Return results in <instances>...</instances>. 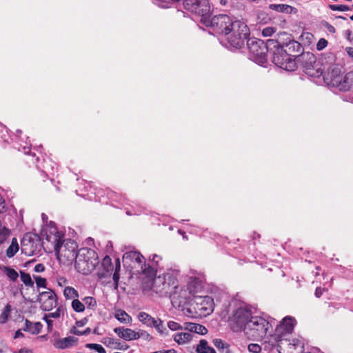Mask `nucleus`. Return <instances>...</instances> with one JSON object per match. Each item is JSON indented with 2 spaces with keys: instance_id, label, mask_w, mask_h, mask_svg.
Masks as SVG:
<instances>
[{
  "instance_id": "31",
  "label": "nucleus",
  "mask_w": 353,
  "mask_h": 353,
  "mask_svg": "<svg viewBox=\"0 0 353 353\" xmlns=\"http://www.w3.org/2000/svg\"><path fill=\"white\" fill-rule=\"evenodd\" d=\"M101 265L105 270H106L107 273L112 272L114 270L111 259L108 256L103 258Z\"/></svg>"
},
{
  "instance_id": "16",
  "label": "nucleus",
  "mask_w": 353,
  "mask_h": 353,
  "mask_svg": "<svg viewBox=\"0 0 353 353\" xmlns=\"http://www.w3.org/2000/svg\"><path fill=\"white\" fill-rule=\"evenodd\" d=\"M294 319L290 316L285 317L277 326L276 331L279 335H285L290 334L294 329Z\"/></svg>"
},
{
  "instance_id": "7",
  "label": "nucleus",
  "mask_w": 353,
  "mask_h": 353,
  "mask_svg": "<svg viewBox=\"0 0 353 353\" xmlns=\"http://www.w3.org/2000/svg\"><path fill=\"white\" fill-rule=\"evenodd\" d=\"M269 323L261 316H252L247 327H245V334L252 340L262 339L266 335Z\"/></svg>"
},
{
  "instance_id": "64",
  "label": "nucleus",
  "mask_w": 353,
  "mask_h": 353,
  "mask_svg": "<svg viewBox=\"0 0 353 353\" xmlns=\"http://www.w3.org/2000/svg\"><path fill=\"white\" fill-rule=\"evenodd\" d=\"M163 353H175V350L173 349L164 351Z\"/></svg>"
},
{
  "instance_id": "55",
  "label": "nucleus",
  "mask_w": 353,
  "mask_h": 353,
  "mask_svg": "<svg viewBox=\"0 0 353 353\" xmlns=\"http://www.w3.org/2000/svg\"><path fill=\"white\" fill-rule=\"evenodd\" d=\"M120 269H121V264H120V261L119 259H117L116 261H115V268H114V271H117V272H119L120 271Z\"/></svg>"
},
{
  "instance_id": "26",
  "label": "nucleus",
  "mask_w": 353,
  "mask_h": 353,
  "mask_svg": "<svg viewBox=\"0 0 353 353\" xmlns=\"http://www.w3.org/2000/svg\"><path fill=\"white\" fill-rule=\"evenodd\" d=\"M19 248L17 239L16 238H12L11 244L6 250L7 256L9 258L14 256L18 252Z\"/></svg>"
},
{
  "instance_id": "8",
  "label": "nucleus",
  "mask_w": 353,
  "mask_h": 353,
  "mask_svg": "<svg viewBox=\"0 0 353 353\" xmlns=\"http://www.w3.org/2000/svg\"><path fill=\"white\" fill-rule=\"evenodd\" d=\"M297 62L301 63L304 72L309 76L319 77L323 74L322 63L316 61L313 53L309 52L301 53Z\"/></svg>"
},
{
  "instance_id": "23",
  "label": "nucleus",
  "mask_w": 353,
  "mask_h": 353,
  "mask_svg": "<svg viewBox=\"0 0 353 353\" xmlns=\"http://www.w3.org/2000/svg\"><path fill=\"white\" fill-rule=\"evenodd\" d=\"M114 317L122 323H130L132 320V317L123 310H117Z\"/></svg>"
},
{
  "instance_id": "43",
  "label": "nucleus",
  "mask_w": 353,
  "mask_h": 353,
  "mask_svg": "<svg viewBox=\"0 0 353 353\" xmlns=\"http://www.w3.org/2000/svg\"><path fill=\"white\" fill-rule=\"evenodd\" d=\"M168 327L173 331L181 330L182 327L176 322L170 321L168 323Z\"/></svg>"
},
{
  "instance_id": "10",
  "label": "nucleus",
  "mask_w": 353,
  "mask_h": 353,
  "mask_svg": "<svg viewBox=\"0 0 353 353\" xmlns=\"http://www.w3.org/2000/svg\"><path fill=\"white\" fill-rule=\"evenodd\" d=\"M41 247V239L36 234L26 233L21 241V253L27 256L37 254Z\"/></svg>"
},
{
  "instance_id": "17",
  "label": "nucleus",
  "mask_w": 353,
  "mask_h": 353,
  "mask_svg": "<svg viewBox=\"0 0 353 353\" xmlns=\"http://www.w3.org/2000/svg\"><path fill=\"white\" fill-rule=\"evenodd\" d=\"M114 332L117 334L120 338H122L125 341H130L141 338V335L139 332H135L130 328L116 327L114 329Z\"/></svg>"
},
{
  "instance_id": "25",
  "label": "nucleus",
  "mask_w": 353,
  "mask_h": 353,
  "mask_svg": "<svg viewBox=\"0 0 353 353\" xmlns=\"http://www.w3.org/2000/svg\"><path fill=\"white\" fill-rule=\"evenodd\" d=\"M192 339V334L188 332L178 333L174 336V340L179 344H183Z\"/></svg>"
},
{
  "instance_id": "22",
  "label": "nucleus",
  "mask_w": 353,
  "mask_h": 353,
  "mask_svg": "<svg viewBox=\"0 0 353 353\" xmlns=\"http://www.w3.org/2000/svg\"><path fill=\"white\" fill-rule=\"evenodd\" d=\"M185 329L190 332H195L201 335H205L208 332V330L205 326L194 323H188Z\"/></svg>"
},
{
  "instance_id": "48",
  "label": "nucleus",
  "mask_w": 353,
  "mask_h": 353,
  "mask_svg": "<svg viewBox=\"0 0 353 353\" xmlns=\"http://www.w3.org/2000/svg\"><path fill=\"white\" fill-rule=\"evenodd\" d=\"M34 270L37 272H42L45 270V266L42 263H38L35 265Z\"/></svg>"
},
{
  "instance_id": "1",
  "label": "nucleus",
  "mask_w": 353,
  "mask_h": 353,
  "mask_svg": "<svg viewBox=\"0 0 353 353\" xmlns=\"http://www.w3.org/2000/svg\"><path fill=\"white\" fill-rule=\"evenodd\" d=\"M276 50L273 52V63L278 67L288 71H294L297 68L299 54L303 50L298 41L288 37V41L281 43L277 40Z\"/></svg>"
},
{
  "instance_id": "29",
  "label": "nucleus",
  "mask_w": 353,
  "mask_h": 353,
  "mask_svg": "<svg viewBox=\"0 0 353 353\" xmlns=\"http://www.w3.org/2000/svg\"><path fill=\"white\" fill-rule=\"evenodd\" d=\"M156 267L153 266L152 265H148V267H146V264L144 263V268L141 266L142 271L144 274H145L147 276L152 278L156 272Z\"/></svg>"
},
{
  "instance_id": "44",
  "label": "nucleus",
  "mask_w": 353,
  "mask_h": 353,
  "mask_svg": "<svg viewBox=\"0 0 353 353\" xmlns=\"http://www.w3.org/2000/svg\"><path fill=\"white\" fill-rule=\"evenodd\" d=\"M327 45V41L325 39H321L317 44H316V48L318 50H321L323 48H325Z\"/></svg>"
},
{
  "instance_id": "21",
  "label": "nucleus",
  "mask_w": 353,
  "mask_h": 353,
  "mask_svg": "<svg viewBox=\"0 0 353 353\" xmlns=\"http://www.w3.org/2000/svg\"><path fill=\"white\" fill-rule=\"evenodd\" d=\"M77 341V339L73 336H68L59 339L54 345L59 349H65L71 347L72 343Z\"/></svg>"
},
{
  "instance_id": "24",
  "label": "nucleus",
  "mask_w": 353,
  "mask_h": 353,
  "mask_svg": "<svg viewBox=\"0 0 353 353\" xmlns=\"http://www.w3.org/2000/svg\"><path fill=\"white\" fill-rule=\"evenodd\" d=\"M196 352L198 353H216L214 348L208 346L207 341L202 339L197 345Z\"/></svg>"
},
{
  "instance_id": "37",
  "label": "nucleus",
  "mask_w": 353,
  "mask_h": 353,
  "mask_svg": "<svg viewBox=\"0 0 353 353\" xmlns=\"http://www.w3.org/2000/svg\"><path fill=\"white\" fill-rule=\"evenodd\" d=\"M329 8L334 11H348L350 8L346 5H330Z\"/></svg>"
},
{
  "instance_id": "20",
  "label": "nucleus",
  "mask_w": 353,
  "mask_h": 353,
  "mask_svg": "<svg viewBox=\"0 0 353 353\" xmlns=\"http://www.w3.org/2000/svg\"><path fill=\"white\" fill-rule=\"evenodd\" d=\"M270 9L272 10H275L279 12H283V13H296L297 9L294 7H292L291 6L287 5V4H270L269 6Z\"/></svg>"
},
{
  "instance_id": "36",
  "label": "nucleus",
  "mask_w": 353,
  "mask_h": 353,
  "mask_svg": "<svg viewBox=\"0 0 353 353\" xmlns=\"http://www.w3.org/2000/svg\"><path fill=\"white\" fill-rule=\"evenodd\" d=\"M343 83L345 84V86H347L349 88H353V71L347 72L344 79Z\"/></svg>"
},
{
  "instance_id": "49",
  "label": "nucleus",
  "mask_w": 353,
  "mask_h": 353,
  "mask_svg": "<svg viewBox=\"0 0 353 353\" xmlns=\"http://www.w3.org/2000/svg\"><path fill=\"white\" fill-rule=\"evenodd\" d=\"M88 321V318L85 317L79 321H77L76 322V325L78 326V327H82L83 325H85Z\"/></svg>"
},
{
  "instance_id": "14",
  "label": "nucleus",
  "mask_w": 353,
  "mask_h": 353,
  "mask_svg": "<svg viewBox=\"0 0 353 353\" xmlns=\"http://www.w3.org/2000/svg\"><path fill=\"white\" fill-rule=\"evenodd\" d=\"M37 301L41 303L42 310L50 311L57 305L56 294L51 290L41 292L38 296Z\"/></svg>"
},
{
  "instance_id": "9",
  "label": "nucleus",
  "mask_w": 353,
  "mask_h": 353,
  "mask_svg": "<svg viewBox=\"0 0 353 353\" xmlns=\"http://www.w3.org/2000/svg\"><path fill=\"white\" fill-rule=\"evenodd\" d=\"M203 24L212 27L214 30L219 33L228 34L230 28H232L234 21L227 14H219L214 16L211 19H205Z\"/></svg>"
},
{
  "instance_id": "12",
  "label": "nucleus",
  "mask_w": 353,
  "mask_h": 353,
  "mask_svg": "<svg viewBox=\"0 0 353 353\" xmlns=\"http://www.w3.org/2000/svg\"><path fill=\"white\" fill-rule=\"evenodd\" d=\"M185 8L192 12L201 16V22L209 19L210 6L208 0H185Z\"/></svg>"
},
{
  "instance_id": "51",
  "label": "nucleus",
  "mask_w": 353,
  "mask_h": 353,
  "mask_svg": "<svg viewBox=\"0 0 353 353\" xmlns=\"http://www.w3.org/2000/svg\"><path fill=\"white\" fill-rule=\"evenodd\" d=\"M60 316V308H58L54 312L50 313L48 317L58 318Z\"/></svg>"
},
{
  "instance_id": "62",
  "label": "nucleus",
  "mask_w": 353,
  "mask_h": 353,
  "mask_svg": "<svg viewBox=\"0 0 353 353\" xmlns=\"http://www.w3.org/2000/svg\"><path fill=\"white\" fill-rule=\"evenodd\" d=\"M18 353H32L31 350L21 349Z\"/></svg>"
},
{
  "instance_id": "27",
  "label": "nucleus",
  "mask_w": 353,
  "mask_h": 353,
  "mask_svg": "<svg viewBox=\"0 0 353 353\" xmlns=\"http://www.w3.org/2000/svg\"><path fill=\"white\" fill-rule=\"evenodd\" d=\"M214 345L219 350H222L225 353H230L229 349V344L220 339H215L213 340Z\"/></svg>"
},
{
  "instance_id": "4",
  "label": "nucleus",
  "mask_w": 353,
  "mask_h": 353,
  "mask_svg": "<svg viewBox=\"0 0 353 353\" xmlns=\"http://www.w3.org/2000/svg\"><path fill=\"white\" fill-rule=\"evenodd\" d=\"M98 263L97 252L92 249L83 248L78 251L75 259V268L79 272L88 274L94 270Z\"/></svg>"
},
{
  "instance_id": "60",
  "label": "nucleus",
  "mask_w": 353,
  "mask_h": 353,
  "mask_svg": "<svg viewBox=\"0 0 353 353\" xmlns=\"http://www.w3.org/2000/svg\"><path fill=\"white\" fill-rule=\"evenodd\" d=\"M347 52L348 55L353 59V48H347Z\"/></svg>"
},
{
  "instance_id": "11",
  "label": "nucleus",
  "mask_w": 353,
  "mask_h": 353,
  "mask_svg": "<svg viewBox=\"0 0 353 353\" xmlns=\"http://www.w3.org/2000/svg\"><path fill=\"white\" fill-rule=\"evenodd\" d=\"M252 317L250 310L243 308H239L233 316L230 319L229 323L234 332H240L247 327L250 319Z\"/></svg>"
},
{
  "instance_id": "28",
  "label": "nucleus",
  "mask_w": 353,
  "mask_h": 353,
  "mask_svg": "<svg viewBox=\"0 0 353 353\" xmlns=\"http://www.w3.org/2000/svg\"><path fill=\"white\" fill-rule=\"evenodd\" d=\"M63 295L67 299H72L79 298L78 292L72 287H65L63 291Z\"/></svg>"
},
{
  "instance_id": "30",
  "label": "nucleus",
  "mask_w": 353,
  "mask_h": 353,
  "mask_svg": "<svg viewBox=\"0 0 353 353\" xmlns=\"http://www.w3.org/2000/svg\"><path fill=\"white\" fill-rule=\"evenodd\" d=\"M21 280L26 286L33 287L34 282L32 281L30 275L28 273L21 271Z\"/></svg>"
},
{
  "instance_id": "42",
  "label": "nucleus",
  "mask_w": 353,
  "mask_h": 353,
  "mask_svg": "<svg viewBox=\"0 0 353 353\" xmlns=\"http://www.w3.org/2000/svg\"><path fill=\"white\" fill-rule=\"evenodd\" d=\"M275 32V28L272 27H266L262 30V34L264 37H270Z\"/></svg>"
},
{
  "instance_id": "50",
  "label": "nucleus",
  "mask_w": 353,
  "mask_h": 353,
  "mask_svg": "<svg viewBox=\"0 0 353 353\" xmlns=\"http://www.w3.org/2000/svg\"><path fill=\"white\" fill-rule=\"evenodd\" d=\"M139 334L141 335V337L148 341H150L152 339L151 335L147 333L146 332L142 331L141 332H139Z\"/></svg>"
},
{
  "instance_id": "13",
  "label": "nucleus",
  "mask_w": 353,
  "mask_h": 353,
  "mask_svg": "<svg viewBox=\"0 0 353 353\" xmlns=\"http://www.w3.org/2000/svg\"><path fill=\"white\" fill-rule=\"evenodd\" d=\"M278 350L279 353H303V346L298 339L292 341L286 339H280L278 341Z\"/></svg>"
},
{
  "instance_id": "33",
  "label": "nucleus",
  "mask_w": 353,
  "mask_h": 353,
  "mask_svg": "<svg viewBox=\"0 0 353 353\" xmlns=\"http://www.w3.org/2000/svg\"><path fill=\"white\" fill-rule=\"evenodd\" d=\"M83 301H84L85 304L87 305L88 308L93 310L96 309L97 306V303L94 298L92 296H86L83 299Z\"/></svg>"
},
{
  "instance_id": "3",
  "label": "nucleus",
  "mask_w": 353,
  "mask_h": 353,
  "mask_svg": "<svg viewBox=\"0 0 353 353\" xmlns=\"http://www.w3.org/2000/svg\"><path fill=\"white\" fill-rule=\"evenodd\" d=\"M54 251L57 259L63 264H71L78 255V245L74 240L65 239L61 242L55 237Z\"/></svg>"
},
{
  "instance_id": "52",
  "label": "nucleus",
  "mask_w": 353,
  "mask_h": 353,
  "mask_svg": "<svg viewBox=\"0 0 353 353\" xmlns=\"http://www.w3.org/2000/svg\"><path fill=\"white\" fill-rule=\"evenodd\" d=\"M71 334L78 335V336H82V332L79 331L76 328V327H72L70 331Z\"/></svg>"
},
{
  "instance_id": "53",
  "label": "nucleus",
  "mask_w": 353,
  "mask_h": 353,
  "mask_svg": "<svg viewBox=\"0 0 353 353\" xmlns=\"http://www.w3.org/2000/svg\"><path fill=\"white\" fill-rule=\"evenodd\" d=\"M324 289L323 288H317L316 289V291H315V296L317 297V298H319L322 294H323V292Z\"/></svg>"
},
{
  "instance_id": "61",
  "label": "nucleus",
  "mask_w": 353,
  "mask_h": 353,
  "mask_svg": "<svg viewBox=\"0 0 353 353\" xmlns=\"http://www.w3.org/2000/svg\"><path fill=\"white\" fill-rule=\"evenodd\" d=\"M143 259H144L143 256L140 254V257H139V259H138V258H137H137H134V260L136 262H137L138 263H140V264H141V263L143 262Z\"/></svg>"
},
{
  "instance_id": "47",
  "label": "nucleus",
  "mask_w": 353,
  "mask_h": 353,
  "mask_svg": "<svg viewBox=\"0 0 353 353\" xmlns=\"http://www.w3.org/2000/svg\"><path fill=\"white\" fill-rule=\"evenodd\" d=\"M113 281L114 282L115 288L118 286V283L119 280V272L114 271L113 276H112Z\"/></svg>"
},
{
  "instance_id": "58",
  "label": "nucleus",
  "mask_w": 353,
  "mask_h": 353,
  "mask_svg": "<svg viewBox=\"0 0 353 353\" xmlns=\"http://www.w3.org/2000/svg\"><path fill=\"white\" fill-rule=\"evenodd\" d=\"M327 30L330 32H335V28L334 26L327 23Z\"/></svg>"
},
{
  "instance_id": "19",
  "label": "nucleus",
  "mask_w": 353,
  "mask_h": 353,
  "mask_svg": "<svg viewBox=\"0 0 353 353\" xmlns=\"http://www.w3.org/2000/svg\"><path fill=\"white\" fill-rule=\"evenodd\" d=\"M43 327V325L40 322L32 323L26 319L25 321V327L22 330L25 332H30L32 334H39Z\"/></svg>"
},
{
  "instance_id": "38",
  "label": "nucleus",
  "mask_w": 353,
  "mask_h": 353,
  "mask_svg": "<svg viewBox=\"0 0 353 353\" xmlns=\"http://www.w3.org/2000/svg\"><path fill=\"white\" fill-rule=\"evenodd\" d=\"M86 347L90 349L95 350L99 353H105L106 352L105 349L101 345H99V344L88 343L86 345Z\"/></svg>"
},
{
  "instance_id": "57",
  "label": "nucleus",
  "mask_w": 353,
  "mask_h": 353,
  "mask_svg": "<svg viewBox=\"0 0 353 353\" xmlns=\"http://www.w3.org/2000/svg\"><path fill=\"white\" fill-rule=\"evenodd\" d=\"M159 320H156L152 317V319L151 320V324L150 325V326H154V327H156V326L159 325Z\"/></svg>"
},
{
  "instance_id": "6",
  "label": "nucleus",
  "mask_w": 353,
  "mask_h": 353,
  "mask_svg": "<svg viewBox=\"0 0 353 353\" xmlns=\"http://www.w3.org/2000/svg\"><path fill=\"white\" fill-rule=\"evenodd\" d=\"M227 39L231 46L236 48L244 46L245 41L250 35V30L248 26L243 21L236 20L232 28H230Z\"/></svg>"
},
{
  "instance_id": "46",
  "label": "nucleus",
  "mask_w": 353,
  "mask_h": 353,
  "mask_svg": "<svg viewBox=\"0 0 353 353\" xmlns=\"http://www.w3.org/2000/svg\"><path fill=\"white\" fill-rule=\"evenodd\" d=\"M155 328H156V329L157 330V331H158L160 334H164V333H165V331H167L166 327H165L163 326V321H162L161 320H160V319H159V325H157Z\"/></svg>"
},
{
  "instance_id": "2",
  "label": "nucleus",
  "mask_w": 353,
  "mask_h": 353,
  "mask_svg": "<svg viewBox=\"0 0 353 353\" xmlns=\"http://www.w3.org/2000/svg\"><path fill=\"white\" fill-rule=\"evenodd\" d=\"M277 40L268 39L266 43L256 38L249 39L247 41V46L250 52L252 54L255 62L263 64L267 61V54L269 52L273 59V52L276 50Z\"/></svg>"
},
{
  "instance_id": "54",
  "label": "nucleus",
  "mask_w": 353,
  "mask_h": 353,
  "mask_svg": "<svg viewBox=\"0 0 353 353\" xmlns=\"http://www.w3.org/2000/svg\"><path fill=\"white\" fill-rule=\"evenodd\" d=\"M112 272L107 273L106 270H105V272H99L98 276L99 278H105L108 277V276H110Z\"/></svg>"
},
{
  "instance_id": "59",
  "label": "nucleus",
  "mask_w": 353,
  "mask_h": 353,
  "mask_svg": "<svg viewBox=\"0 0 353 353\" xmlns=\"http://www.w3.org/2000/svg\"><path fill=\"white\" fill-rule=\"evenodd\" d=\"M45 319H46V321L48 324V327L50 328V327H52V320H50L48 319V317H45Z\"/></svg>"
},
{
  "instance_id": "41",
  "label": "nucleus",
  "mask_w": 353,
  "mask_h": 353,
  "mask_svg": "<svg viewBox=\"0 0 353 353\" xmlns=\"http://www.w3.org/2000/svg\"><path fill=\"white\" fill-rule=\"evenodd\" d=\"M140 257V253L139 252H126L124 256H123V259H132L134 260V258H138L139 259Z\"/></svg>"
},
{
  "instance_id": "32",
  "label": "nucleus",
  "mask_w": 353,
  "mask_h": 353,
  "mask_svg": "<svg viewBox=\"0 0 353 353\" xmlns=\"http://www.w3.org/2000/svg\"><path fill=\"white\" fill-rule=\"evenodd\" d=\"M72 307L77 312H82L85 310V305L79 299H74L72 301Z\"/></svg>"
},
{
  "instance_id": "5",
  "label": "nucleus",
  "mask_w": 353,
  "mask_h": 353,
  "mask_svg": "<svg viewBox=\"0 0 353 353\" xmlns=\"http://www.w3.org/2000/svg\"><path fill=\"white\" fill-rule=\"evenodd\" d=\"M178 283L177 272L172 271L154 277L152 280V290L162 296H168Z\"/></svg>"
},
{
  "instance_id": "34",
  "label": "nucleus",
  "mask_w": 353,
  "mask_h": 353,
  "mask_svg": "<svg viewBox=\"0 0 353 353\" xmlns=\"http://www.w3.org/2000/svg\"><path fill=\"white\" fill-rule=\"evenodd\" d=\"M138 319L144 324H146L147 325L150 326V325L151 324V320L152 319V317L148 314L141 312L139 314Z\"/></svg>"
},
{
  "instance_id": "35",
  "label": "nucleus",
  "mask_w": 353,
  "mask_h": 353,
  "mask_svg": "<svg viewBox=\"0 0 353 353\" xmlns=\"http://www.w3.org/2000/svg\"><path fill=\"white\" fill-rule=\"evenodd\" d=\"M5 272L8 277L13 281H15L19 277L17 272L11 268H5Z\"/></svg>"
},
{
  "instance_id": "39",
  "label": "nucleus",
  "mask_w": 353,
  "mask_h": 353,
  "mask_svg": "<svg viewBox=\"0 0 353 353\" xmlns=\"http://www.w3.org/2000/svg\"><path fill=\"white\" fill-rule=\"evenodd\" d=\"M37 286L38 288L46 287V279L39 276H34Z\"/></svg>"
},
{
  "instance_id": "40",
  "label": "nucleus",
  "mask_w": 353,
  "mask_h": 353,
  "mask_svg": "<svg viewBox=\"0 0 353 353\" xmlns=\"http://www.w3.org/2000/svg\"><path fill=\"white\" fill-rule=\"evenodd\" d=\"M248 350L252 353H259L261 351V347L256 343H251L248 345Z\"/></svg>"
},
{
  "instance_id": "15",
  "label": "nucleus",
  "mask_w": 353,
  "mask_h": 353,
  "mask_svg": "<svg viewBox=\"0 0 353 353\" xmlns=\"http://www.w3.org/2000/svg\"><path fill=\"white\" fill-rule=\"evenodd\" d=\"M186 294L187 292L183 290L177 283L176 288H173V290L168 296L173 306L180 307L181 305L186 303Z\"/></svg>"
},
{
  "instance_id": "56",
  "label": "nucleus",
  "mask_w": 353,
  "mask_h": 353,
  "mask_svg": "<svg viewBox=\"0 0 353 353\" xmlns=\"http://www.w3.org/2000/svg\"><path fill=\"white\" fill-rule=\"evenodd\" d=\"M19 337H24V334L21 332V330H18L16 331L14 334V339H17Z\"/></svg>"
},
{
  "instance_id": "18",
  "label": "nucleus",
  "mask_w": 353,
  "mask_h": 353,
  "mask_svg": "<svg viewBox=\"0 0 353 353\" xmlns=\"http://www.w3.org/2000/svg\"><path fill=\"white\" fill-rule=\"evenodd\" d=\"M341 69L338 66H331L328 68L324 79L330 80L333 85H338L341 83Z\"/></svg>"
},
{
  "instance_id": "63",
  "label": "nucleus",
  "mask_w": 353,
  "mask_h": 353,
  "mask_svg": "<svg viewBox=\"0 0 353 353\" xmlns=\"http://www.w3.org/2000/svg\"><path fill=\"white\" fill-rule=\"evenodd\" d=\"M91 332V329L90 327H87L83 332H82V335H88Z\"/></svg>"
},
{
  "instance_id": "45",
  "label": "nucleus",
  "mask_w": 353,
  "mask_h": 353,
  "mask_svg": "<svg viewBox=\"0 0 353 353\" xmlns=\"http://www.w3.org/2000/svg\"><path fill=\"white\" fill-rule=\"evenodd\" d=\"M161 260V257L157 254H153L151 263L153 266L157 268L159 266V262Z\"/></svg>"
}]
</instances>
